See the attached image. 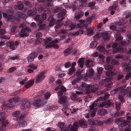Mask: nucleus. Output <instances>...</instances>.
<instances>
[{
	"instance_id": "obj_1",
	"label": "nucleus",
	"mask_w": 131,
	"mask_h": 131,
	"mask_svg": "<svg viewBox=\"0 0 131 131\" xmlns=\"http://www.w3.org/2000/svg\"><path fill=\"white\" fill-rule=\"evenodd\" d=\"M112 100L109 99L106 102H101L99 100L97 101V99L90 106V111L91 112H92L93 111H95V109L98 107L100 108L102 107L107 108L112 106L113 104L112 102Z\"/></svg>"
},
{
	"instance_id": "obj_2",
	"label": "nucleus",
	"mask_w": 131,
	"mask_h": 131,
	"mask_svg": "<svg viewBox=\"0 0 131 131\" xmlns=\"http://www.w3.org/2000/svg\"><path fill=\"white\" fill-rule=\"evenodd\" d=\"M110 27L111 29L113 30H117L118 31V32L114 35L115 37L116 38V41L118 42L122 40L123 39V37L121 36V32L123 31V29L120 27V26H119V28L117 29L116 24H115L112 25Z\"/></svg>"
},
{
	"instance_id": "obj_3",
	"label": "nucleus",
	"mask_w": 131,
	"mask_h": 131,
	"mask_svg": "<svg viewBox=\"0 0 131 131\" xmlns=\"http://www.w3.org/2000/svg\"><path fill=\"white\" fill-rule=\"evenodd\" d=\"M61 7H57L54 9V12L55 13H57L59 12H60L58 14L57 16L59 18H60L59 20L60 21H61L64 19V16L66 14V10L64 9H62Z\"/></svg>"
},
{
	"instance_id": "obj_4",
	"label": "nucleus",
	"mask_w": 131,
	"mask_h": 131,
	"mask_svg": "<svg viewBox=\"0 0 131 131\" xmlns=\"http://www.w3.org/2000/svg\"><path fill=\"white\" fill-rule=\"evenodd\" d=\"M66 90L64 88L61 89L57 93V94L60 98L59 100V102L60 104H63L66 102L67 99V96L63 94Z\"/></svg>"
},
{
	"instance_id": "obj_5",
	"label": "nucleus",
	"mask_w": 131,
	"mask_h": 131,
	"mask_svg": "<svg viewBox=\"0 0 131 131\" xmlns=\"http://www.w3.org/2000/svg\"><path fill=\"white\" fill-rule=\"evenodd\" d=\"M26 115V114L24 113L21 114L19 118V121L18 123V126L21 127H24L27 126V123L25 120Z\"/></svg>"
},
{
	"instance_id": "obj_6",
	"label": "nucleus",
	"mask_w": 131,
	"mask_h": 131,
	"mask_svg": "<svg viewBox=\"0 0 131 131\" xmlns=\"http://www.w3.org/2000/svg\"><path fill=\"white\" fill-rule=\"evenodd\" d=\"M6 118L5 113L0 112V124L3 125L4 127H6L9 124V122L8 120L6 119Z\"/></svg>"
},
{
	"instance_id": "obj_7",
	"label": "nucleus",
	"mask_w": 131,
	"mask_h": 131,
	"mask_svg": "<svg viewBox=\"0 0 131 131\" xmlns=\"http://www.w3.org/2000/svg\"><path fill=\"white\" fill-rule=\"evenodd\" d=\"M80 23L77 26V28H81L79 30L77 31L75 33V34L77 35H79L80 34H82L83 33V28L85 27V28L87 27V25H85L84 23H85V21L83 20H80Z\"/></svg>"
},
{
	"instance_id": "obj_8",
	"label": "nucleus",
	"mask_w": 131,
	"mask_h": 131,
	"mask_svg": "<svg viewBox=\"0 0 131 131\" xmlns=\"http://www.w3.org/2000/svg\"><path fill=\"white\" fill-rule=\"evenodd\" d=\"M30 31V30L28 27L23 28L19 33V36L21 37L27 36L29 35L28 33Z\"/></svg>"
},
{
	"instance_id": "obj_9",
	"label": "nucleus",
	"mask_w": 131,
	"mask_h": 131,
	"mask_svg": "<svg viewBox=\"0 0 131 131\" xmlns=\"http://www.w3.org/2000/svg\"><path fill=\"white\" fill-rule=\"evenodd\" d=\"M118 45H119L118 44L117 42L114 43L112 45V47L113 48V52L114 53H116L118 52H123V48L122 47L119 46L117 48H116Z\"/></svg>"
},
{
	"instance_id": "obj_10",
	"label": "nucleus",
	"mask_w": 131,
	"mask_h": 131,
	"mask_svg": "<svg viewBox=\"0 0 131 131\" xmlns=\"http://www.w3.org/2000/svg\"><path fill=\"white\" fill-rule=\"evenodd\" d=\"M47 72V70H44L37 76L36 77V82L38 83L42 81L45 78L44 75Z\"/></svg>"
},
{
	"instance_id": "obj_11",
	"label": "nucleus",
	"mask_w": 131,
	"mask_h": 131,
	"mask_svg": "<svg viewBox=\"0 0 131 131\" xmlns=\"http://www.w3.org/2000/svg\"><path fill=\"white\" fill-rule=\"evenodd\" d=\"M46 103V101L44 99H39L33 102V104L35 106L39 107L45 105Z\"/></svg>"
},
{
	"instance_id": "obj_12",
	"label": "nucleus",
	"mask_w": 131,
	"mask_h": 131,
	"mask_svg": "<svg viewBox=\"0 0 131 131\" xmlns=\"http://www.w3.org/2000/svg\"><path fill=\"white\" fill-rule=\"evenodd\" d=\"M122 65L124 71H127L128 74L131 76V67L130 66L129 64L124 63Z\"/></svg>"
},
{
	"instance_id": "obj_13",
	"label": "nucleus",
	"mask_w": 131,
	"mask_h": 131,
	"mask_svg": "<svg viewBox=\"0 0 131 131\" xmlns=\"http://www.w3.org/2000/svg\"><path fill=\"white\" fill-rule=\"evenodd\" d=\"M19 45V42L18 41H9L7 42V46L11 47L13 50L15 49V47H17Z\"/></svg>"
},
{
	"instance_id": "obj_14",
	"label": "nucleus",
	"mask_w": 131,
	"mask_h": 131,
	"mask_svg": "<svg viewBox=\"0 0 131 131\" xmlns=\"http://www.w3.org/2000/svg\"><path fill=\"white\" fill-rule=\"evenodd\" d=\"M30 106V103L28 100L24 99L22 101L21 107L23 110H24L28 108Z\"/></svg>"
},
{
	"instance_id": "obj_15",
	"label": "nucleus",
	"mask_w": 131,
	"mask_h": 131,
	"mask_svg": "<svg viewBox=\"0 0 131 131\" xmlns=\"http://www.w3.org/2000/svg\"><path fill=\"white\" fill-rule=\"evenodd\" d=\"M104 68L106 70L109 71L108 72H107L106 73V75L108 76L112 75L113 72L112 71L113 67L112 66L108 64H106L104 66Z\"/></svg>"
},
{
	"instance_id": "obj_16",
	"label": "nucleus",
	"mask_w": 131,
	"mask_h": 131,
	"mask_svg": "<svg viewBox=\"0 0 131 131\" xmlns=\"http://www.w3.org/2000/svg\"><path fill=\"white\" fill-rule=\"evenodd\" d=\"M94 73V70L92 68L89 69L88 71H87L86 74L85 75H84L82 77V78L83 77L85 78L84 79H85V78L87 77H90L92 76Z\"/></svg>"
},
{
	"instance_id": "obj_17",
	"label": "nucleus",
	"mask_w": 131,
	"mask_h": 131,
	"mask_svg": "<svg viewBox=\"0 0 131 131\" xmlns=\"http://www.w3.org/2000/svg\"><path fill=\"white\" fill-rule=\"evenodd\" d=\"M37 56V54L36 52H32L27 58L28 62H31L32 61H33L34 58Z\"/></svg>"
},
{
	"instance_id": "obj_18",
	"label": "nucleus",
	"mask_w": 131,
	"mask_h": 131,
	"mask_svg": "<svg viewBox=\"0 0 131 131\" xmlns=\"http://www.w3.org/2000/svg\"><path fill=\"white\" fill-rule=\"evenodd\" d=\"M2 109L3 110H6L8 109H13L14 105L10 104V103L6 104H4L3 106L2 105Z\"/></svg>"
},
{
	"instance_id": "obj_19",
	"label": "nucleus",
	"mask_w": 131,
	"mask_h": 131,
	"mask_svg": "<svg viewBox=\"0 0 131 131\" xmlns=\"http://www.w3.org/2000/svg\"><path fill=\"white\" fill-rule=\"evenodd\" d=\"M110 95L108 93L105 94L104 96H100L97 98V101H99L101 102H103L102 101L106 100L110 96Z\"/></svg>"
},
{
	"instance_id": "obj_20",
	"label": "nucleus",
	"mask_w": 131,
	"mask_h": 131,
	"mask_svg": "<svg viewBox=\"0 0 131 131\" xmlns=\"http://www.w3.org/2000/svg\"><path fill=\"white\" fill-rule=\"evenodd\" d=\"M84 13L82 11H80L76 13L75 14V16L74 18V20H76L81 18L84 15Z\"/></svg>"
},
{
	"instance_id": "obj_21",
	"label": "nucleus",
	"mask_w": 131,
	"mask_h": 131,
	"mask_svg": "<svg viewBox=\"0 0 131 131\" xmlns=\"http://www.w3.org/2000/svg\"><path fill=\"white\" fill-rule=\"evenodd\" d=\"M101 35L103 39L105 40H107L110 38V34L107 32H104Z\"/></svg>"
},
{
	"instance_id": "obj_22",
	"label": "nucleus",
	"mask_w": 131,
	"mask_h": 131,
	"mask_svg": "<svg viewBox=\"0 0 131 131\" xmlns=\"http://www.w3.org/2000/svg\"><path fill=\"white\" fill-rule=\"evenodd\" d=\"M34 82L32 80L28 81L26 82L25 86L27 89H28L32 86L34 83Z\"/></svg>"
},
{
	"instance_id": "obj_23",
	"label": "nucleus",
	"mask_w": 131,
	"mask_h": 131,
	"mask_svg": "<svg viewBox=\"0 0 131 131\" xmlns=\"http://www.w3.org/2000/svg\"><path fill=\"white\" fill-rule=\"evenodd\" d=\"M105 45L104 44H101L98 47V50L100 52L104 53L105 51Z\"/></svg>"
},
{
	"instance_id": "obj_24",
	"label": "nucleus",
	"mask_w": 131,
	"mask_h": 131,
	"mask_svg": "<svg viewBox=\"0 0 131 131\" xmlns=\"http://www.w3.org/2000/svg\"><path fill=\"white\" fill-rule=\"evenodd\" d=\"M77 128L76 126H72L71 125H69L67 128V131H77Z\"/></svg>"
},
{
	"instance_id": "obj_25",
	"label": "nucleus",
	"mask_w": 131,
	"mask_h": 131,
	"mask_svg": "<svg viewBox=\"0 0 131 131\" xmlns=\"http://www.w3.org/2000/svg\"><path fill=\"white\" fill-rule=\"evenodd\" d=\"M65 24L66 25H69L70 26V28L69 30H71L75 28V27L72 23V22L70 21H67L66 22Z\"/></svg>"
},
{
	"instance_id": "obj_26",
	"label": "nucleus",
	"mask_w": 131,
	"mask_h": 131,
	"mask_svg": "<svg viewBox=\"0 0 131 131\" xmlns=\"http://www.w3.org/2000/svg\"><path fill=\"white\" fill-rule=\"evenodd\" d=\"M98 89V86L96 84L91 85L90 87V89L91 91L92 92H96Z\"/></svg>"
},
{
	"instance_id": "obj_27",
	"label": "nucleus",
	"mask_w": 131,
	"mask_h": 131,
	"mask_svg": "<svg viewBox=\"0 0 131 131\" xmlns=\"http://www.w3.org/2000/svg\"><path fill=\"white\" fill-rule=\"evenodd\" d=\"M36 9L33 10L30 9L27 11V14L28 16H32L35 15L36 14Z\"/></svg>"
},
{
	"instance_id": "obj_28",
	"label": "nucleus",
	"mask_w": 131,
	"mask_h": 131,
	"mask_svg": "<svg viewBox=\"0 0 131 131\" xmlns=\"http://www.w3.org/2000/svg\"><path fill=\"white\" fill-rule=\"evenodd\" d=\"M35 19L36 20L39 22V24H42L43 20L42 19L40 15H37L35 17Z\"/></svg>"
},
{
	"instance_id": "obj_29",
	"label": "nucleus",
	"mask_w": 131,
	"mask_h": 131,
	"mask_svg": "<svg viewBox=\"0 0 131 131\" xmlns=\"http://www.w3.org/2000/svg\"><path fill=\"white\" fill-rule=\"evenodd\" d=\"M79 124L82 128H85L87 126V123L82 120H80L79 121Z\"/></svg>"
},
{
	"instance_id": "obj_30",
	"label": "nucleus",
	"mask_w": 131,
	"mask_h": 131,
	"mask_svg": "<svg viewBox=\"0 0 131 131\" xmlns=\"http://www.w3.org/2000/svg\"><path fill=\"white\" fill-rule=\"evenodd\" d=\"M17 17L20 18H22L23 19H25L27 18L26 15L22 13H21L18 12L17 14Z\"/></svg>"
},
{
	"instance_id": "obj_31",
	"label": "nucleus",
	"mask_w": 131,
	"mask_h": 131,
	"mask_svg": "<svg viewBox=\"0 0 131 131\" xmlns=\"http://www.w3.org/2000/svg\"><path fill=\"white\" fill-rule=\"evenodd\" d=\"M97 70L98 72V74L97 76H96L95 77L96 79H99L100 77V75L102 73V71L103 70V68L101 67H100L97 68Z\"/></svg>"
},
{
	"instance_id": "obj_32",
	"label": "nucleus",
	"mask_w": 131,
	"mask_h": 131,
	"mask_svg": "<svg viewBox=\"0 0 131 131\" xmlns=\"http://www.w3.org/2000/svg\"><path fill=\"white\" fill-rule=\"evenodd\" d=\"M84 58H81L79 59L78 60V65L80 68H82L83 67L84 63Z\"/></svg>"
},
{
	"instance_id": "obj_33",
	"label": "nucleus",
	"mask_w": 131,
	"mask_h": 131,
	"mask_svg": "<svg viewBox=\"0 0 131 131\" xmlns=\"http://www.w3.org/2000/svg\"><path fill=\"white\" fill-rule=\"evenodd\" d=\"M71 52V49L69 48H67L64 51L63 53L65 56H67L69 55Z\"/></svg>"
},
{
	"instance_id": "obj_34",
	"label": "nucleus",
	"mask_w": 131,
	"mask_h": 131,
	"mask_svg": "<svg viewBox=\"0 0 131 131\" xmlns=\"http://www.w3.org/2000/svg\"><path fill=\"white\" fill-rule=\"evenodd\" d=\"M19 101L18 99L17 98H13V99H11L9 100V102L10 103V104L13 105L15 106L14 104L13 103H16L18 102Z\"/></svg>"
},
{
	"instance_id": "obj_35",
	"label": "nucleus",
	"mask_w": 131,
	"mask_h": 131,
	"mask_svg": "<svg viewBox=\"0 0 131 131\" xmlns=\"http://www.w3.org/2000/svg\"><path fill=\"white\" fill-rule=\"evenodd\" d=\"M114 119L113 118L111 117L104 120V123L106 124H110L113 121Z\"/></svg>"
},
{
	"instance_id": "obj_36",
	"label": "nucleus",
	"mask_w": 131,
	"mask_h": 131,
	"mask_svg": "<svg viewBox=\"0 0 131 131\" xmlns=\"http://www.w3.org/2000/svg\"><path fill=\"white\" fill-rule=\"evenodd\" d=\"M48 20L50 21V26H52L54 25L55 20L52 17H50L48 18Z\"/></svg>"
},
{
	"instance_id": "obj_37",
	"label": "nucleus",
	"mask_w": 131,
	"mask_h": 131,
	"mask_svg": "<svg viewBox=\"0 0 131 131\" xmlns=\"http://www.w3.org/2000/svg\"><path fill=\"white\" fill-rule=\"evenodd\" d=\"M97 40L93 41L91 42L90 45V47L91 48L95 47L97 45Z\"/></svg>"
},
{
	"instance_id": "obj_38",
	"label": "nucleus",
	"mask_w": 131,
	"mask_h": 131,
	"mask_svg": "<svg viewBox=\"0 0 131 131\" xmlns=\"http://www.w3.org/2000/svg\"><path fill=\"white\" fill-rule=\"evenodd\" d=\"M75 71L76 69L75 68H71L69 69V72H67V73L69 75H71Z\"/></svg>"
},
{
	"instance_id": "obj_39",
	"label": "nucleus",
	"mask_w": 131,
	"mask_h": 131,
	"mask_svg": "<svg viewBox=\"0 0 131 131\" xmlns=\"http://www.w3.org/2000/svg\"><path fill=\"white\" fill-rule=\"evenodd\" d=\"M92 62L91 60L90 59H88L86 60L85 62V64L86 67H91L92 65H91V64H92Z\"/></svg>"
},
{
	"instance_id": "obj_40",
	"label": "nucleus",
	"mask_w": 131,
	"mask_h": 131,
	"mask_svg": "<svg viewBox=\"0 0 131 131\" xmlns=\"http://www.w3.org/2000/svg\"><path fill=\"white\" fill-rule=\"evenodd\" d=\"M106 111L104 109H101L98 111V114L100 115H104L106 113Z\"/></svg>"
},
{
	"instance_id": "obj_41",
	"label": "nucleus",
	"mask_w": 131,
	"mask_h": 131,
	"mask_svg": "<svg viewBox=\"0 0 131 131\" xmlns=\"http://www.w3.org/2000/svg\"><path fill=\"white\" fill-rule=\"evenodd\" d=\"M7 19V20L9 21H13L14 20V17L13 16L9 15H8Z\"/></svg>"
},
{
	"instance_id": "obj_42",
	"label": "nucleus",
	"mask_w": 131,
	"mask_h": 131,
	"mask_svg": "<svg viewBox=\"0 0 131 131\" xmlns=\"http://www.w3.org/2000/svg\"><path fill=\"white\" fill-rule=\"evenodd\" d=\"M127 42L126 41L123 40L120 41V42L118 44L119 46L122 47L123 48V46H125L127 45Z\"/></svg>"
},
{
	"instance_id": "obj_43",
	"label": "nucleus",
	"mask_w": 131,
	"mask_h": 131,
	"mask_svg": "<svg viewBox=\"0 0 131 131\" xmlns=\"http://www.w3.org/2000/svg\"><path fill=\"white\" fill-rule=\"evenodd\" d=\"M118 6L117 4H114L111 6L110 7L109 9V10H111L112 9L116 10Z\"/></svg>"
},
{
	"instance_id": "obj_44",
	"label": "nucleus",
	"mask_w": 131,
	"mask_h": 131,
	"mask_svg": "<svg viewBox=\"0 0 131 131\" xmlns=\"http://www.w3.org/2000/svg\"><path fill=\"white\" fill-rule=\"evenodd\" d=\"M52 0H47L45 4V6L48 7L51 6L52 4Z\"/></svg>"
},
{
	"instance_id": "obj_45",
	"label": "nucleus",
	"mask_w": 131,
	"mask_h": 131,
	"mask_svg": "<svg viewBox=\"0 0 131 131\" xmlns=\"http://www.w3.org/2000/svg\"><path fill=\"white\" fill-rule=\"evenodd\" d=\"M39 27L38 29V30L39 31L45 28L46 26V25L45 24H39Z\"/></svg>"
},
{
	"instance_id": "obj_46",
	"label": "nucleus",
	"mask_w": 131,
	"mask_h": 131,
	"mask_svg": "<svg viewBox=\"0 0 131 131\" xmlns=\"http://www.w3.org/2000/svg\"><path fill=\"white\" fill-rule=\"evenodd\" d=\"M128 124L127 122L126 121H124L123 122H121L119 125V126L121 128H122L124 126H126Z\"/></svg>"
},
{
	"instance_id": "obj_47",
	"label": "nucleus",
	"mask_w": 131,
	"mask_h": 131,
	"mask_svg": "<svg viewBox=\"0 0 131 131\" xmlns=\"http://www.w3.org/2000/svg\"><path fill=\"white\" fill-rule=\"evenodd\" d=\"M103 124V122L99 120H95L94 125H102Z\"/></svg>"
},
{
	"instance_id": "obj_48",
	"label": "nucleus",
	"mask_w": 131,
	"mask_h": 131,
	"mask_svg": "<svg viewBox=\"0 0 131 131\" xmlns=\"http://www.w3.org/2000/svg\"><path fill=\"white\" fill-rule=\"evenodd\" d=\"M16 68L15 67H12L8 69L7 72L8 73H11L14 72L16 70Z\"/></svg>"
},
{
	"instance_id": "obj_49",
	"label": "nucleus",
	"mask_w": 131,
	"mask_h": 131,
	"mask_svg": "<svg viewBox=\"0 0 131 131\" xmlns=\"http://www.w3.org/2000/svg\"><path fill=\"white\" fill-rule=\"evenodd\" d=\"M78 96L76 94H74L72 95L71 96V99L73 101H77L78 100Z\"/></svg>"
},
{
	"instance_id": "obj_50",
	"label": "nucleus",
	"mask_w": 131,
	"mask_h": 131,
	"mask_svg": "<svg viewBox=\"0 0 131 131\" xmlns=\"http://www.w3.org/2000/svg\"><path fill=\"white\" fill-rule=\"evenodd\" d=\"M87 34L89 36H91L93 33V31L92 29H87Z\"/></svg>"
},
{
	"instance_id": "obj_51",
	"label": "nucleus",
	"mask_w": 131,
	"mask_h": 131,
	"mask_svg": "<svg viewBox=\"0 0 131 131\" xmlns=\"http://www.w3.org/2000/svg\"><path fill=\"white\" fill-rule=\"evenodd\" d=\"M112 62H111V64L112 65H118L119 64L118 62L117 61V60H115V59H113L112 60Z\"/></svg>"
},
{
	"instance_id": "obj_52",
	"label": "nucleus",
	"mask_w": 131,
	"mask_h": 131,
	"mask_svg": "<svg viewBox=\"0 0 131 131\" xmlns=\"http://www.w3.org/2000/svg\"><path fill=\"white\" fill-rule=\"evenodd\" d=\"M20 115V112L19 111H17L13 113L12 115L14 117H16Z\"/></svg>"
},
{
	"instance_id": "obj_53",
	"label": "nucleus",
	"mask_w": 131,
	"mask_h": 131,
	"mask_svg": "<svg viewBox=\"0 0 131 131\" xmlns=\"http://www.w3.org/2000/svg\"><path fill=\"white\" fill-rule=\"evenodd\" d=\"M130 115L129 113H128L126 115V122H127L128 123V122L129 123L131 122V117H130L129 116V115Z\"/></svg>"
},
{
	"instance_id": "obj_54",
	"label": "nucleus",
	"mask_w": 131,
	"mask_h": 131,
	"mask_svg": "<svg viewBox=\"0 0 131 131\" xmlns=\"http://www.w3.org/2000/svg\"><path fill=\"white\" fill-rule=\"evenodd\" d=\"M106 63H111V62H112L111 61L113 59L112 57H108L106 58Z\"/></svg>"
},
{
	"instance_id": "obj_55",
	"label": "nucleus",
	"mask_w": 131,
	"mask_h": 131,
	"mask_svg": "<svg viewBox=\"0 0 131 131\" xmlns=\"http://www.w3.org/2000/svg\"><path fill=\"white\" fill-rule=\"evenodd\" d=\"M95 120L92 118L89 119L88 121V123L89 124L93 125H94Z\"/></svg>"
},
{
	"instance_id": "obj_56",
	"label": "nucleus",
	"mask_w": 131,
	"mask_h": 131,
	"mask_svg": "<svg viewBox=\"0 0 131 131\" xmlns=\"http://www.w3.org/2000/svg\"><path fill=\"white\" fill-rule=\"evenodd\" d=\"M51 95L50 92H48L45 93L44 95L45 99H48L49 98Z\"/></svg>"
},
{
	"instance_id": "obj_57",
	"label": "nucleus",
	"mask_w": 131,
	"mask_h": 131,
	"mask_svg": "<svg viewBox=\"0 0 131 131\" xmlns=\"http://www.w3.org/2000/svg\"><path fill=\"white\" fill-rule=\"evenodd\" d=\"M28 67L30 69H36L37 68V66H35L33 64H31L29 65Z\"/></svg>"
},
{
	"instance_id": "obj_58",
	"label": "nucleus",
	"mask_w": 131,
	"mask_h": 131,
	"mask_svg": "<svg viewBox=\"0 0 131 131\" xmlns=\"http://www.w3.org/2000/svg\"><path fill=\"white\" fill-rule=\"evenodd\" d=\"M116 108L117 110L119 111L120 109V106H121V103L119 102V103H116Z\"/></svg>"
},
{
	"instance_id": "obj_59",
	"label": "nucleus",
	"mask_w": 131,
	"mask_h": 131,
	"mask_svg": "<svg viewBox=\"0 0 131 131\" xmlns=\"http://www.w3.org/2000/svg\"><path fill=\"white\" fill-rule=\"evenodd\" d=\"M52 40L51 38V37H47L45 40V43L46 44L48 43V42H49Z\"/></svg>"
},
{
	"instance_id": "obj_60",
	"label": "nucleus",
	"mask_w": 131,
	"mask_h": 131,
	"mask_svg": "<svg viewBox=\"0 0 131 131\" xmlns=\"http://www.w3.org/2000/svg\"><path fill=\"white\" fill-rule=\"evenodd\" d=\"M71 63L70 62H66L64 65L65 67L66 68H69L71 66Z\"/></svg>"
},
{
	"instance_id": "obj_61",
	"label": "nucleus",
	"mask_w": 131,
	"mask_h": 131,
	"mask_svg": "<svg viewBox=\"0 0 131 131\" xmlns=\"http://www.w3.org/2000/svg\"><path fill=\"white\" fill-rule=\"evenodd\" d=\"M112 78L111 77H108L107 78L105 79V83H110L111 82V81L112 80Z\"/></svg>"
},
{
	"instance_id": "obj_62",
	"label": "nucleus",
	"mask_w": 131,
	"mask_h": 131,
	"mask_svg": "<svg viewBox=\"0 0 131 131\" xmlns=\"http://www.w3.org/2000/svg\"><path fill=\"white\" fill-rule=\"evenodd\" d=\"M95 4V3L94 2H91L89 3L88 6L89 7H91L93 6Z\"/></svg>"
},
{
	"instance_id": "obj_63",
	"label": "nucleus",
	"mask_w": 131,
	"mask_h": 131,
	"mask_svg": "<svg viewBox=\"0 0 131 131\" xmlns=\"http://www.w3.org/2000/svg\"><path fill=\"white\" fill-rule=\"evenodd\" d=\"M113 116H114V117L116 118L119 117V116H120V114L119 113V112H116L115 113V114H114Z\"/></svg>"
},
{
	"instance_id": "obj_64",
	"label": "nucleus",
	"mask_w": 131,
	"mask_h": 131,
	"mask_svg": "<svg viewBox=\"0 0 131 131\" xmlns=\"http://www.w3.org/2000/svg\"><path fill=\"white\" fill-rule=\"evenodd\" d=\"M56 83L58 84V86H60V87L61 86V85L62 84V82H61V80L59 79L57 80Z\"/></svg>"
}]
</instances>
